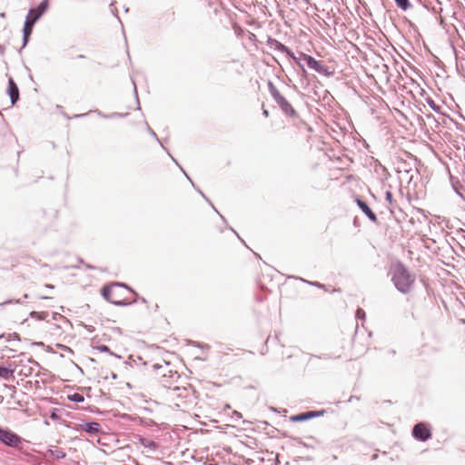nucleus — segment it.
Here are the masks:
<instances>
[{
    "mask_svg": "<svg viewBox=\"0 0 465 465\" xmlns=\"http://www.w3.org/2000/svg\"><path fill=\"white\" fill-rule=\"evenodd\" d=\"M302 59L306 63L307 66L315 70L318 73L325 74L327 71V68L324 64H322L321 62L315 60L312 56L302 54Z\"/></svg>",
    "mask_w": 465,
    "mask_h": 465,
    "instance_id": "nucleus-6",
    "label": "nucleus"
},
{
    "mask_svg": "<svg viewBox=\"0 0 465 465\" xmlns=\"http://www.w3.org/2000/svg\"><path fill=\"white\" fill-rule=\"evenodd\" d=\"M273 96L278 103L282 110L288 115L294 116L296 114L295 110L292 108L291 104L282 96L277 91H274Z\"/></svg>",
    "mask_w": 465,
    "mask_h": 465,
    "instance_id": "nucleus-7",
    "label": "nucleus"
},
{
    "mask_svg": "<svg viewBox=\"0 0 465 465\" xmlns=\"http://www.w3.org/2000/svg\"><path fill=\"white\" fill-rule=\"evenodd\" d=\"M102 294L105 300L116 305L127 304L130 301V290L124 284L113 283L105 286Z\"/></svg>",
    "mask_w": 465,
    "mask_h": 465,
    "instance_id": "nucleus-1",
    "label": "nucleus"
},
{
    "mask_svg": "<svg viewBox=\"0 0 465 465\" xmlns=\"http://www.w3.org/2000/svg\"><path fill=\"white\" fill-rule=\"evenodd\" d=\"M412 435L418 440H426L430 437V430L427 424L420 423L413 428Z\"/></svg>",
    "mask_w": 465,
    "mask_h": 465,
    "instance_id": "nucleus-8",
    "label": "nucleus"
},
{
    "mask_svg": "<svg viewBox=\"0 0 465 465\" xmlns=\"http://www.w3.org/2000/svg\"><path fill=\"white\" fill-rule=\"evenodd\" d=\"M140 440H141V443L144 447H148V448H151V449H155L156 448L155 443L153 440H151L141 439Z\"/></svg>",
    "mask_w": 465,
    "mask_h": 465,
    "instance_id": "nucleus-16",
    "label": "nucleus"
},
{
    "mask_svg": "<svg viewBox=\"0 0 465 465\" xmlns=\"http://www.w3.org/2000/svg\"><path fill=\"white\" fill-rule=\"evenodd\" d=\"M99 430V424L98 423H91L88 424L86 430L89 432H96Z\"/></svg>",
    "mask_w": 465,
    "mask_h": 465,
    "instance_id": "nucleus-17",
    "label": "nucleus"
},
{
    "mask_svg": "<svg viewBox=\"0 0 465 465\" xmlns=\"http://www.w3.org/2000/svg\"><path fill=\"white\" fill-rule=\"evenodd\" d=\"M263 114H264L265 116H268V114H268V111H267V110H264V111H263Z\"/></svg>",
    "mask_w": 465,
    "mask_h": 465,
    "instance_id": "nucleus-21",
    "label": "nucleus"
},
{
    "mask_svg": "<svg viewBox=\"0 0 465 465\" xmlns=\"http://www.w3.org/2000/svg\"><path fill=\"white\" fill-rule=\"evenodd\" d=\"M34 25H35V23L25 19V25H24V40H25V44L27 42L28 37L32 34Z\"/></svg>",
    "mask_w": 465,
    "mask_h": 465,
    "instance_id": "nucleus-12",
    "label": "nucleus"
},
{
    "mask_svg": "<svg viewBox=\"0 0 465 465\" xmlns=\"http://www.w3.org/2000/svg\"><path fill=\"white\" fill-rule=\"evenodd\" d=\"M392 271V280L394 282L395 286L401 292H407V273L404 267L396 263L391 268Z\"/></svg>",
    "mask_w": 465,
    "mask_h": 465,
    "instance_id": "nucleus-2",
    "label": "nucleus"
},
{
    "mask_svg": "<svg viewBox=\"0 0 465 465\" xmlns=\"http://www.w3.org/2000/svg\"><path fill=\"white\" fill-rule=\"evenodd\" d=\"M68 400L72 401H74V402H82L84 401V398L82 394L80 393H73V394H69L67 396Z\"/></svg>",
    "mask_w": 465,
    "mask_h": 465,
    "instance_id": "nucleus-14",
    "label": "nucleus"
},
{
    "mask_svg": "<svg viewBox=\"0 0 465 465\" xmlns=\"http://www.w3.org/2000/svg\"><path fill=\"white\" fill-rule=\"evenodd\" d=\"M48 5V0L42 1L37 7L29 10L26 20L35 23L47 10Z\"/></svg>",
    "mask_w": 465,
    "mask_h": 465,
    "instance_id": "nucleus-4",
    "label": "nucleus"
},
{
    "mask_svg": "<svg viewBox=\"0 0 465 465\" xmlns=\"http://www.w3.org/2000/svg\"><path fill=\"white\" fill-rule=\"evenodd\" d=\"M0 440L10 447L20 448L22 439L10 430L0 428Z\"/></svg>",
    "mask_w": 465,
    "mask_h": 465,
    "instance_id": "nucleus-3",
    "label": "nucleus"
},
{
    "mask_svg": "<svg viewBox=\"0 0 465 465\" xmlns=\"http://www.w3.org/2000/svg\"><path fill=\"white\" fill-rule=\"evenodd\" d=\"M0 378H3L7 381L14 379V370L4 366H0Z\"/></svg>",
    "mask_w": 465,
    "mask_h": 465,
    "instance_id": "nucleus-13",
    "label": "nucleus"
},
{
    "mask_svg": "<svg viewBox=\"0 0 465 465\" xmlns=\"http://www.w3.org/2000/svg\"><path fill=\"white\" fill-rule=\"evenodd\" d=\"M357 203L359 205V207L361 209V211L372 221H376V215L375 213L371 211V209L368 206V204L358 199L357 200Z\"/></svg>",
    "mask_w": 465,
    "mask_h": 465,
    "instance_id": "nucleus-10",
    "label": "nucleus"
},
{
    "mask_svg": "<svg viewBox=\"0 0 465 465\" xmlns=\"http://www.w3.org/2000/svg\"><path fill=\"white\" fill-rule=\"evenodd\" d=\"M8 94L11 98V104H15L19 99V90L15 81L10 78L8 82Z\"/></svg>",
    "mask_w": 465,
    "mask_h": 465,
    "instance_id": "nucleus-9",
    "label": "nucleus"
},
{
    "mask_svg": "<svg viewBox=\"0 0 465 465\" xmlns=\"http://www.w3.org/2000/svg\"><path fill=\"white\" fill-rule=\"evenodd\" d=\"M356 316L359 319H364V317H365L364 311L362 309H358L357 312H356Z\"/></svg>",
    "mask_w": 465,
    "mask_h": 465,
    "instance_id": "nucleus-19",
    "label": "nucleus"
},
{
    "mask_svg": "<svg viewBox=\"0 0 465 465\" xmlns=\"http://www.w3.org/2000/svg\"><path fill=\"white\" fill-rule=\"evenodd\" d=\"M45 286H46L47 288H50V289H53V288H54V286H52V285H45Z\"/></svg>",
    "mask_w": 465,
    "mask_h": 465,
    "instance_id": "nucleus-22",
    "label": "nucleus"
},
{
    "mask_svg": "<svg viewBox=\"0 0 465 465\" xmlns=\"http://www.w3.org/2000/svg\"><path fill=\"white\" fill-rule=\"evenodd\" d=\"M398 6L406 9L407 8V0H395Z\"/></svg>",
    "mask_w": 465,
    "mask_h": 465,
    "instance_id": "nucleus-18",
    "label": "nucleus"
},
{
    "mask_svg": "<svg viewBox=\"0 0 465 465\" xmlns=\"http://www.w3.org/2000/svg\"><path fill=\"white\" fill-rule=\"evenodd\" d=\"M30 316L36 320H45L48 316V313L45 312H32L30 313Z\"/></svg>",
    "mask_w": 465,
    "mask_h": 465,
    "instance_id": "nucleus-15",
    "label": "nucleus"
},
{
    "mask_svg": "<svg viewBox=\"0 0 465 465\" xmlns=\"http://www.w3.org/2000/svg\"><path fill=\"white\" fill-rule=\"evenodd\" d=\"M316 416H318L317 412L308 411V412H305V413H301V414H298V415H295V416H292L291 420H293V421H303V420H306L308 419L314 418Z\"/></svg>",
    "mask_w": 465,
    "mask_h": 465,
    "instance_id": "nucleus-11",
    "label": "nucleus"
},
{
    "mask_svg": "<svg viewBox=\"0 0 465 465\" xmlns=\"http://www.w3.org/2000/svg\"><path fill=\"white\" fill-rule=\"evenodd\" d=\"M15 263H14L13 262L10 263V265L6 266L5 269H13L20 264H22V262L20 261H15Z\"/></svg>",
    "mask_w": 465,
    "mask_h": 465,
    "instance_id": "nucleus-20",
    "label": "nucleus"
},
{
    "mask_svg": "<svg viewBox=\"0 0 465 465\" xmlns=\"http://www.w3.org/2000/svg\"><path fill=\"white\" fill-rule=\"evenodd\" d=\"M188 395V391L185 388H174L168 393V400L174 406L180 407L182 404V398H184Z\"/></svg>",
    "mask_w": 465,
    "mask_h": 465,
    "instance_id": "nucleus-5",
    "label": "nucleus"
}]
</instances>
